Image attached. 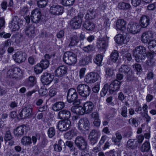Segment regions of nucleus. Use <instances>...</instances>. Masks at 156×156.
<instances>
[{
	"label": "nucleus",
	"mask_w": 156,
	"mask_h": 156,
	"mask_svg": "<svg viewBox=\"0 0 156 156\" xmlns=\"http://www.w3.org/2000/svg\"><path fill=\"white\" fill-rule=\"evenodd\" d=\"M89 58L85 57L80 59L79 61V64L81 66H85L88 64L89 63Z\"/></svg>",
	"instance_id": "nucleus-43"
},
{
	"label": "nucleus",
	"mask_w": 156,
	"mask_h": 156,
	"mask_svg": "<svg viewBox=\"0 0 156 156\" xmlns=\"http://www.w3.org/2000/svg\"><path fill=\"white\" fill-rule=\"evenodd\" d=\"M120 83L121 82L117 80H115L112 82L109 85V93L112 94L117 91L120 88Z\"/></svg>",
	"instance_id": "nucleus-16"
},
{
	"label": "nucleus",
	"mask_w": 156,
	"mask_h": 156,
	"mask_svg": "<svg viewBox=\"0 0 156 156\" xmlns=\"http://www.w3.org/2000/svg\"><path fill=\"white\" fill-rule=\"evenodd\" d=\"M71 122L68 120L60 121L58 122L57 127L60 131H66L70 128Z\"/></svg>",
	"instance_id": "nucleus-13"
},
{
	"label": "nucleus",
	"mask_w": 156,
	"mask_h": 156,
	"mask_svg": "<svg viewBox=\"0 0 156 156\" xmlns=\"http://www.w3.org/2000/svg\"><path fill=\"white\" fill-rule=\"evenodd\" d=\"M100 89V84L98 83H96L94 86L92 88V90L95 93H98L99 90Z\"/></svg>",
	"instance_id": "nucleus-54"
},
{
	"label": "nucleus",
	"mask_w": 156,
	"mask_h": 156,
	"mask_svg": "<svg viewBox=\"0 0 156 156\" xmlns=\"http://www.w3.org/2000/svg\"><path fill=\"white\" fill-rule=\"evenodd\" d=\"M138 146L137 140L136 139H130L127 141L126 147L129 149H136Z\"/></svg>",
	"instance_id": "nucleus-20"
},
{
	"label": "nucleus",
	"mask_w": 156,
	"mask_h": 156,
	"mask_svg": "<svg viewBox=\"0 0 156 156\" xmlns=\"http://www.w3.org/2000/svg\"><path fill=\"white\" fill-rule=\"evenodd\" d=\"M82 18L78 15L72 19L70 22V25L71 27L74 29L79 28L82 22Z\"/></svg>",
	"instance_id": "nucleus-11"
},
{
	"label": "nucleus",
	"mask_w": 156,
	"mask_h": 156,
	"mask_svg": "<svg viewBox=\"0 0 156 156\" xmlns=\"http://www.w3.org/2000/svg\"><path fill=\"white\" fill-rule=\"evenodd\" d=\"M119 57V53L116 50L113 51L111 53L110 58L111 61L115 62L117 60Z\"/></svg>",
	"instance_id": "nucleus-37"
},
{
	"label": "nucleus",
	"mask_w": 156,
	"mask_h": 156,
	"mask_svg": "<svg viewBox=\"0 0 156 156\" xmlns=\"http://www.w3.org/2000/svg\"><path fill=\"white\" fill-rule=\"evenodd\" d=\"M115 135L116 138L113 137L112 138V141L115 143L119 142L122 138L121 133L119 131H117L115 133Z\"/></svg>",
	"instance_id": "nucleus-34"
},
{
	"label": "nucleus",
	"mask_w": 156,
	"mask_h": 156,
	"mask_svg": "<svg viewBox=\"0 0 156 156\" xmlns=\"http://www.w3.org/2000/svg\"><path fill=\"white\" fill-rule=\"evenodd\" d=\"M126 23L123 19H119L116 23V27L119 30L124 31L126 29Z\"/></svg>",
	"instance_id": "nucleus-25"
},
{
	"label": "nucleus",
	"mask_w": 156,
	"mask_h": 156,
	"mask_svg": "<svg viewBox=\"0 0 156 156\" xmlns=\"http://www.w3.org/2000/svg\"><path fill=\"white\" fill-rule=\"evenodd\" d=\"M118 7L120 9L125 10L130 8V5L129 4L122 2L118 4Z\"/></svg>",
	"instance_id": "nucleus-36"
},
{
	"label": "nucleus",
	"mask_w": 156,
	"mask_h": 156,
	"mask_svg": "<svg viewBox=\"0 0 156 156\" xmlns=\"http://www.w3.org/2000/svg\"><path fill=\"white\" fill-rule=\"evenodd\" d=\"M36 83L35 77L33 76H31L29 77V80L27 82L28 86L32 87Z\"/></svg>",
	"instance_id": "nucleus-47"
},
{
	"label": "nucleus",
	"mask_w": 156,
	"mask_h": 156,
	"mask_svg": "<svg viewBox=\"0 0 156 156\" xmlns=\"http://www.w3.org/2000/svg\"><path fill=\"white\" fill-rule=\"evenodd\" d=\"M136 139L137 140L138 144H141L144 139V137L143 135L140 134L136 136Z\"/></svg>",
	"instance_id": "nucleus-59"
},
{
	"label": "nucleus",
	"mask_w": 156,
	"mask_h": 156,
	"mask_svg": "<svg viewBox=\"0 0 156 156\" xmlns=\"http://www.w3.org/2000/svg\"><path fill=\"white\" fill-rule=\"evenodd\" d=\"M57 92V89L55 88L51 89L49 91V94L51 97L54 96L56 94Z\"/></svg>",
	"instance_id": "nucleus-60"
},
{
	"label": "nucleus",
	"mask_w": 156,
	"mask_h": 156,
	"mask_svg": "<svg viewBox=\"0 0 156 156\" xmlns=\"http://www.w3.org/2000/svg\"><path fill=\"white\" fill-rule=\"evenodd\" d=\"M53 79L51 74L47 72L44 73L41 77L42 82L45 85L49 84L52 81Z\"/></svg>",
	"instance_id": "nucleus-17"
},
{
	"label": "nucleus",
	"mask_w": 156,
	"mask_h": 156,
	"mask_svg": "<svg viewBox=\"0 0 156 156\" xmlns=\"http://www.w3.org/2000/svg\"><path fill=\"white\" fill-rule=\"evenodd\" d=\"M156 46V41L152 39L148 42V47L149 49Z\"/></svg>",
	"instance_id": "nucleus-53"
},
{
	"label": "nucleus",
	"mask_w": 156,
	"mask_h": 156,
	"mask_svg": "<svg viewBox=\"0 0 156 156\" xmlns=\"http://www.w3.org/2000/svg\"><path fill=\"white\" fill-rule=\"evenodd\" d=\"M39 64L43 69H45L48 67L49 62L48 60L43 59Z\"/></svg>",
	"instance_id": "nucleus-41"
},
{
	"label": "nucleus",
	"mask_w": 156,
	"mask_h": 156,
	"mask_svg": "<svg viewBox=\"0 0 156 156\" xmlns=\"http://www.w3.org/2000/svg\"><path fill=\"white\" fill-rule=\"evenodd\" d=\"M63 62L67 64L72 65L75 64L77 62V56L72 52H65L63 57Z\"/></svg>",
	"instance_id": "nucleus-2"
},
{
	"label": "nucleus",
	"mask_w": 156,
	"mask_h": 156,
	"mask_svg": "<svg viewBox=\"0 0 156 156\" xmlns=\"http://www.w3.org/2000/svg\"><path fill=\"white\" fill-rule=\"evenodd\" d=\"M106 73L108 76H112L114 74L113 70L111 68H108L106 70Z\"/></svg>",
	"instance_id": "nucleus-63"
},
{
	"label": "nucleus",
	"mask_w": 156,
	"mask_h": 156,
	"mask_svg": "<svg viewBox=\"0 0 156 156\" xmlns=\"http://www.w3.org/2000/svg\"><path fill=\"white\" fill-rule=\"evenodd\" d=\"M150 144L147 141L145 142L142 145L140 150L142 152H147L150 149Z\"/></svg>",
	"instance_id": "nucleus-35"
},
{
	"label": "nucleus",
	"mask_w": 156,
	"mask_h": 156,
	"mask_svg": "<svg viewBox=\"0 0 156 156\" xmlns=\"http://www.w3.org/2000/svg\"><path fill=\"white\" fill-rule=\"evenodd\" d=\"M109 90V85L107 83L105 84L100 94L101 96H104L107 94L108 90Z\"/></svg>",
	"instance_id": "nucleus-44"
},
{
	"label": "nucleus",
	"mask_w": 156,
	"mask_h": 156,
	"mask_svg": "<svg viewBox=\"0 0 156 156\" xmlns=\"http://www.w3.org/2000/svg\"><path fill=\"white\" fill-rule=\"evenodd\" d=\"M133 66L137 72H140L142 70L141 66L139 64H135Z\"/></svg>",
	"instance_id": "nucleus-64"
},
{
	"label": "nucleus",
	"mask_w": 156,
	"mask_h": 156,
	"mask_svg": "<svg viewBox=\"0 0 156 156\" xmlns=\"http://www.w3.org/2000/svg\"><path fill=\"white\" fill-rule=\"evenodd\" d=\"M89 136V137H93L95 138V137H98V133L97 131L95 129L92 130L91 131Z\"/></svg>",
	"instance_id": "nucleus-57"
},
{
	"label": "nucleus",
	"mask_w": 156,
	"mask_h": 156,
	"mask_svg": "<svg viewBox=\"0 0 156 156\" xmlns=\"http://www.w3.org/2000/svg\"><path fill=\"white\" fill-rule=\"evenodd\" d=\"M77 92L82 97L87 98L90 95L91 89L89 87L85 84H80L76 88Z\"/></svg>",
	"instance_id": "nucleus-3"
},
{
	"label": "nucleus",
	"mask_w": 156,
	"mask_h": 156,
	"mask_svg": "<svg viewBox=\"0 0 156 156\" xmlns=\"http://www.w3.org/2000/svg\"><path fill=\"white\" fill-rule=\"evenodd\" d=\"M70 153L73 155H76L78 153V150L75 147L69 150Z\"/></svg>",
	"instance_id": "nucleus-62"
},
{
	"label": "nucleus",
	"mask_w": 156,
	"mask_h": 156,
	"mask_svg": "<svg viewBox=\"0 0 156 156\" xmlns=\"http://www.w3.org/2000/svg\"><path fill=\"white\" fill-rule=\"evenodd\" d=\"M7 76L10 78H15L14 75L13 69H9L7 73Z\"/></svg>",
	"instance_id": "nucleus-52"
},
{
	"label": "nucleus",
	"mask_w": 156,
	"mask_h": 156,
	"mask_svg": "<svg viewBox=\"0 0 156 156\" xmlns=\"http://www.w3.org/2000/svg\"><path fill=\"white\" fill-rule=\"evenodd\" d=\"M114 39L115 41L118 44H125L127 42L125 37L120 34L116 35Z\"/></svg>",
	"instance_id": "nucleus-27"
},
{
	"label": "nucleus",
	"mask_w": 156,
	"mask_h": 156,
	"mask_svg": "<svg viewBox=\"0 0 156 156\" xmlns=\"http://www.w3.org/2000/svg\"><path fill=\"white\" fill-rule=\"evenodd\" d=\"M32 110V107L31 105H28L23 109L19 114L20 119H24L30 115Z\"/></svg>",
	"instance_id": "nucleus-5"
},
{
	"label": "nucleus",
	"mask_w": 156,
	"mask_h": 156,
	"mask_svg": "<svg viewBox=\"0 0 156 156\" xmlns=\"http://www.w3.org/2000/svg\"><path fill=\"white\" fill-rule=\"evenodd\" d=\"M21 142L22 144L23 145H29L32 143L31 139L29 136H25L22 138Z\"/></svg>",
	"instance_id": "nucleus-31"
},
{
	"label": "nucleus",
	"mask_w": 156,
	"mask_h": 156,
	"mask_svg": "<svg viewBox=\"0 0 156 156\" xmlns=\"http://www.w3.org/2000/svg\"><path fill=\"white\" fill-rule=\"evenodd\" d=\"M107 42L104 38H100L97 40L96 46L98 49H105L107 47Z\"/></svg>",
	"instance_id": "nucleus-22"
},
{
	"label": "nucleus",
	"mask_w": 156,
	"mask_h": 156,
	"mask_svg": "<svg viewBox=\"0 0 156 156\" xmlns=\"http://www.w3.org/2000/svg\"><path fill=\"white\" fill-rule=\"evenodd\" d=\"M75 144L79 149L81 150H84L87 147V142L85 139L81 136H78L76 138Z\"/></svg>",
	"instance_id": "nucleus-4"
},
{
	"label": "nucleus",
	"mask_w": 156,
	"mask_h": 156,
	"mask_svg": "<svg viewBox=\"0 0 156 156\" xmlns=\"http://www.w3.org/2000/svg\"><path fill=\"white\" fill-rule=\"evenodd\" d=\"M70 40V42L69 45V47H72L77 45L79 41V37L76 35H74L71 37Z\"/></svg>",
	"instance_id": "nucleus-30"
},
{
	"label": "nucleus",
	"mask_w": 156,
	"mask_h": 156,
	"mask_svg": "<svg viewBox=\"0 0 156 156\" xmlns=\"http://www.w3.org/2000/svg\"><path fill=\"white\" fill-rule=\"evenodd\" d=\"M93 46L91 45H88L83 48V50L86 52H89L93 50Z\"/></svg>",
	"instance_id": "nucleus-56"
},
{
	"label": "nucleus",
	"mask_w": 156,
	"mask_h": 156,
	"mask_svg": "<svg viewBox=\"0 0 156 156\" xmlns=\"http://www.w3.org/2000/svg\"><path fill=\"white\" fill-rule=\"evenodd\" d=\"M89 126V122L87 118L81 119L79 121L78 126V129L81 131H85L88 130Z\"/></svg>",
	"instance_id": "nucleus-8"
},
{
	"label": "nucleus",
	"mask_w": 156,
	"mask_h": 156,
	"mask_svg": "<svg viewBox=\"0 0 156 156\" xmlns=\"http://www.w3.org/2000/svg\"><path fill=\"white\" fill-rule=\"evenodd\" d=\"M103 57L100 54H98L95 57L94 59V63L98 66L101 65V62Z\"/></svg>",
	"instance_id": "nucleus-32"
},
{
	"label": "nucleus",
	"mask_w": 156,
	"mask_h": 156,
	"mask_svg": "<svg viewBox=\"0 0 156 156\" xmlns=\"http://www.w3.org/2000/svg\"><path fill=\"white\" fill-rule=\"evenodd\" d=\"M85 113H89L92 111L94 107V105L91 101H87L83 105Z\"/></svg>",
	"instance_id": "nucleus-24"
},
{
	"label": "nucleus",
	"mask_w": 156,
	"mask_h": 156,
	"mask_svg": "<svg viewBox=\"0 0 156 156\" xmlns=\"http://www.w3.org/2000/svg\"><path fill=\"white\" fill-rule=\"evenodd\" d=\"M85 113L84 108L80 106H77L76 114L83 115Z\"/></svg>",
	"instance_id": "nucleus-49"
},
{
	"label": "nucleus",
	"mask_w": 156,
	"mask_h": 156,
	"mask_svg": "<svg viewBox=\"0 0 156 156\" xmlns=\"http://www.w3.org/2000/svg\"><path fill=\"white\" fill-rule=\"evenodd\" d=\"M43 69L41 67L39 64H37L34 68V71L37 74H38L42 71Z\"/></svg>",
	"instance_id": "nucleus-50"
},
{
	"label": "nucleus",
	"mask_w": 156,
	"mask_h": 156,
	"mask_svg": "<svg viewBox=\"0 0 156 156\" xmlns=\"http://www.w3.org/2000/svg\"><path fill=\"white\" fill-rule=\"evenodd\" d=\"M95 17V12L94 9H90L88 10L87 12L86 17L89 19H92Z\"/></svg>",
	"instance_id": "nucleus-40"
},
{
	"label": "nucleus",
	"mask_w": 156,
	"mask_h": 156,
	"mask_svg": "<svg viewBox=\"0 0 156 156\" xmlns=\"http://www.w3.org/2000/svg\"><path fill=\"white\" fill-rule=\"evenodd\" d=\"M67 69L64 66H59L55 70V75L58 77H62L66 73Z\"/></svg>",
	"instance_id": "nucleus-18"
},
{
	"label": "nucleus",
	"mask_w": 156,
	"mask_h": 156,
	"mask_svg": "<svg viewBox=\"0 0 156 156\" xmlns=\"http://www.w3.org/2000/svg\"><path fill=\"white\" fill-rule=\"evenodd\" d=\"M75 0H62V4L65 6H69L73 4Z\"/></svg>",
	"instance_id": "nucleus-46"
},
{
	"label": "nucleus",
	"mask_w": 156,
	"mask_h": 156,
	"mask_svg": "<svg viewBox=\"0 0 156 156\" xmlns=\"http://www.w3.org/2000/svg\"><path fill=\"white\" fill-rule=\"evenodd\" d=\"M71 116L69 111L64 109L59 112L58 114V118L61 119H68Z\"/></svg>",
	"instance_id": "nucleus-19"
},
{
	"label": "nucleus",
	"mask_w": 156,
	"mask_h": 156,
	"mask_svg": "<svg viewBox=\"0 0 156 156\" xmlns=\"http://www.w3.org/2000/svg\"><path fill=\"white\" fill-rule=\"evenodd\" d=\"M153 34L151 32H145L142 34L141 40L143 43H147L153 39Z\"/></svg>",
	"instance_id": "nucleus-15"
},
{
	"label": "nucleus",
	"mask_w": 156,
	"mask_h": 156,
	"mask_svg": "<svg viewBox=\"0 0 156 156\" xmlns=\"http://www.w3.org/2000/svg\"><path fill=\"white\" fill-rule=\"evenodd\" d=\"M64 103L62 101L58 102L55 103L52 106L53 110L58 111L62 109L65 107Z\"/></svg>",
	"instance_id": "nucleus-28"
},
{
	"label": "nucleus",
	"mask_w": 156,
	"mask_h": 156,
	"mask_svg": "<svg viewBox=\"0 0 156 156\" xmlns=\"http://www.w3.org/2000/svg\"><path fill=\"white\" fill-rule=\"evenodd\" d=\"M100 78V75L97 73H90L85 76L84 81L88 83H92L95 82Z\"/></svg>",
	"instance_id": "nucleus-7"
},
{
	"label": "nucleus",
	"mask_w": 156,
	"mask_h": 156,
	"mask_svg": "<svg viewBox=\"0 0 156 156\" xmlns=\"http://www.w3.org/2000/svg\"><path fill=\"white\" fill-rule=\"evenodd\" d=\"M121 114L124 117L127 116V109L126 107L125 106L123 107Z\"/></svg>",
	"instance_id": "nucleus-61"
},
{
	"label": "nucleus",
	"mask_w": 156,
	"mask_h": 156,
	"mask_svg": "<svg viewBox=\"0 0 156 156\" xmlns=\"http://www.w3.org/2000/svg\"><path fill=\"white\" fill-rule=\"evenodd\" d=\"M104 28L105 29V30L106 31H107L109 29L110 23L108 19H106L104 21Z\"/></svg>",
	"instance_id": "nucleus-55"
},
{
	"label": "nucleus",
	"mask_w": 156,
	"mask_h": 156,
	"mask_svg": "<svg viewBox=\"0 0 156 156\" xmlns=\"http://www.w3.org/2000/svg\"><path fill=\"white\" fill-rule=\"evenodd\" d=\"M119 72L126 75H128L131 73V69L127 65H122L119 69Z\"/></svg>",
	"instance_id": "nucleus-29"
},
{
	"label": "nucleus",
	"mask_w": 156,
	"mask_h": 156,
	"mask_svg": "<svg viewBox=\"0 0 156 156\" xmlns=\"http://www.w3.org/2000/svg\"><path fill=\"white\" fill-rule=\"evenodd\" d=\"M39 92L41 96H44L47 93L48 90L46 88H41L39 90Z\"/></svg>",
	"instance_id": "nucleus-58"
},
{
	"label": "nucleus",
	"mask_w": 156,
	"mask_h": 156,
	"mask_svg": "<svg viewBox=\"0 0 156 156\" xmlns=\"http://www.w3.org/2000/svg\"><path fill=\"white\" fill-rule=\"evenodd\" d=\"M41 17V13L39 9H35L31 12L30 18L33 22L36 23H38Z\"/></svg>",
	"instance_id": "nucleus-10"
},
{
	"label": "nucleus",
	"mask_w": 156,
	"mask_h": 156,
	"mask_svg": "<svg viewBox=\"0 0 156 156\" xmlns=\"http://www.w3.org/2000/svg\"><path fill=\"white\" fill-rule=\"evenodd\" d=\"M13 71L15 78L20 79L21 78V71L19 68L17 67L14 68Z\"/></svg>",
	"instance_id": "nucleus-39"
},
{
	"label": "nucleus",
	"mask_w": 156,
	"mask_h": 156,
	"mask_svg": "<svg viewBox=\"0 0 156 156\" xmlns=\"http://www.w3.org/2000/svg\"><path fill=\"white\" fill-rule=\"evenodd\" d=\"M13 137L12 136L10 130L7 131L5 134L4 136V140L5 141L7 142L9 140L12 139Z\"/></svg>",
	"instance_id": "nucleus-45"
},
{
	"label": "nucleus",
	"mask_w": 156,
	"mask_h": 156,
	"mask_svg": "<svg viewBox=\"0 0 156 156\" xmlns=\"http://www.w3.org/2000/svg\"><path fill=\"white\" fill-rule=\"evenodd\" d=\"M55 133V131L54 128L53 127L50 128L48 131V134L50 138H52L54 136Z\"/></svg>",
	"instance_id": "nucleus-48"
},
{
	"label": "nucleus",
	"mask_w": 156,
	"mask_h": 156,
	"mask_svg": "<svg viewBox=\"0 0 156 156\" xmlns=\"http://www.w3.org/2000/svg\"><path fill=\"white\" fill-rule=\"evenodd\" d=\"M27 126L22 125L17 127L14 131V133L17 136H21L24 134Z\"/></svg>",
	"instance_id": "nucleus-23"
},
{
	"label": "nucleus",
	"mask_w": 156,
	"mask_h": 156,
	"mask_svg": "<svg viewBox=\"0 0 156 156\" xmlns=\"http://www.w3.org/2000/svg\"><path fill=\"white\" fill-rule=\"evenodd\" d=\"M9 26L10 29L14 31L18 30L20 28L19 23L9 24Z\"/></svg>",
	"instance_id": "nucleus-51"
},
{
	"label": "nucleus",
	"mask_w": 156,
	"mask_h": 156,
	"mask_svg": "<svg viewBox=\"0 0 156 156\" xmlns=\"http://www.w3.org/2000/svg\"><path fill=\"white\" fill-rule=\"evenodd\" d=\"M77 98V94L75 89L71 88L68 90L67 100L68 102H75Z\"/></svg>",
	"instance_id": "nucleus-6"
},
{
	"label": "nucleus",
	"mask_w": 156,
	"mask_h": 156,
	"mask_svg": "<svg viewBox=\"0 0 156 156\" xmlns=\"http://www.w3.org/2000/svg\"><path fill=\"white\" fill-rule=\"evenodd\" d=\"M149 18L146 16H143L141 18L140 23L142 27L145 28L149 25Z\"/></svg>",
	"instance_id": "nucleus-26"
},
{
	"label": "nucleus",
	"mask_w": 156,
	"mask_h": 156,
	"mask_svg": "<svg viewBox=\"0 0 156 156\" xmlns=\"http://www.w3.org/2000/svg\"><path fill=\"white\" fill-rule=\"evenodd\" d=\"M38 6L40 8L45 7L48 3V0H37Z\"/></svg>",
	"instance_id": "nucleus-42"
},
{
	"label": "nucleus",
	"mask_w": 156,
	"mask_h": 156,
	"mask_svg": "<svg viewBox=\"0 0 156 156\" xmlns=\"http://www.w3.org/2000/svg\"><path fill=\"white\" fill-rule=\"evenodd\" d=\"M155 60L152 58L150 59L146 62V67L147 69L152 68L155 65Z\"/></svg>",
	"instance_id": "nucleus-38"
},
{
	"label": "nucleus",
	"mask_w": 156,
	"mask_h": 156,
	"mask_svg": "<svg viewBox=\"0 0 156 156\" xmlns=\"http://www.w3.org/2000/svg\"><path fill=\"white\" fill-rule=\"evenodd\" d=\"M50 12L53 15H58L62 14L63 12L64 9L63 7L58 5H53L51 7Z\"/></svg>",
	"instance_id": "nucleus-9"
},
{
	"label": "nucleus",
	"mask_w": 156,
	"mask_h": 156,
	"mask_svg": "<svg viewBox=\"0 0 156 156\" xmlns=\"http://www.w3.org/2000/svg\"><path fill=\"white\" fill-rule=\"evenodd\" d=\"M84 27L88 30H92L94 28V25L90 21L86 22L83 25Z\"/></svg>",
	"instance_id": "nucleus-33"
},
{
	"label": "nucleus",
	"mask_w": 156,
	"mask_h": 156,
	"mask_svg": "<svg viewBox=\"0 0 156 156\" xmlns=\"http://www.w3.org/2000/svg\"><path fill=\"white\" fill-rule=\"evenodd\" d=\"M127 29L130 33L133 34H135L140 32V27L137 23H132L128 24Z\"/></svg>",
	"instance_id": "nucleus-14"
},
{
	"label": "nucleus",
	"mask_w": 156,
	"mask_h": 156,
	"mask_svg": "<svg viewBox=\"0 0 156 156\" xmlns=\"http://www.w3.org/2000/svg\"><path fill=\"white\" fill-rule=\"evenodd\" d=\"M135 59L137 62H140L144 59L146 55V48L142 46L136 47L133 51Z\"/></svg>",
	"instance_id": "nucleus-1"
},
{
	"label": "nucleus",
	"mask_w": 156,
	"mask_h": 156,
	"mask_svg": "<svg viewBox=\"0 0 156 156\" xmlns=\"http://www.w3.org/2000/svg\"><path fill=\"white\" fill-rule=\"evenodd\" d=\"M26 35L29 37H34L35 35V27L34 26H26L24 29Z\"/></svg>",
	"instance_id": "nucleus-21"
},
{
	"label": "nucleus",
	"mask_w": 156,
	"mask_h": 156,
	"mask_svg": "<svg viewBox=\"0 0 156 156\" xmlns=\"http://www.w3.org/2000/svg\"><path fill=\"white\" fill-rule=\"evenodd\" d=\"M13 59L16 62L21 63L26 59L25 54L22 51H18L12 55Z\"/></svg>",
	"instance_id": "nucleus-12"
}]
</instances>
